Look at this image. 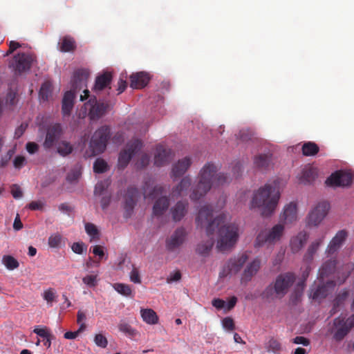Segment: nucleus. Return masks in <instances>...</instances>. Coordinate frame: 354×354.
I'll use <instances>...</instances> for the list:
<instances>
[{
    "label": "nucleus",
    "mask_w": 354,
    "mask_h": 354,
    "mask_svg": "<svg viewBox=\"0 0 354 354\" xmlns=\"http://www.w3.org/2000/svg\"><path fill=\"white\" fill-rule=\"evenodd\" d=\"M297 205L290 202L284 205L280 214V221H295L297 219Z\"/></svg>",
    "instance_id": "nucleus-22"
},
{
    "label": "nucleus",
    "mask_w": 354,
    "mask_h": 354,
    "mask_svg": "<svg viewBox=\"0 0 354 354\" xmlns=\"http://www.w3.org/2000/svg\"><path fill=\"white\" fill-rule=\"evenodd\" d=\"M130 86L132 88L140 89L147 85L149 82V75L144 71L132 73L130 77Z\"/></svg>",
    "instance_id": "nucleus-20"
},
{
    "label": "nucleus",
    "mask_w": 354,
    "mask_h": 354,
    "mask_svg": "<svg viewBox=\"0 0 354 354\" xmlns=\"http://www.w3.org/2000/svg\"><path fill=\"white\" fill-rule=\"evenodd\" d=\"M142 143L141 140L138 139L132 140L129 142L127 145L126 149L122 151L119 154V165L121 167L124 168L129 162L132 156L142 148Z\"/></svg>",
    "instance_id": "nucleus-11"
},
{
    "label": "nucleus",
    "mask_w": 354,
    "mask_h": 354,
    "mask_svg": "<svg viewBox=\"0 0 354 354\" xmlns=\"http://www.w3.org/2000/svg\"><path fill=\"white\" fill-rule=\"evenodd\" d=\"M73 151V145L68 141L62 140L59 142L57 147V153L62 156H66Z\"/></svg>",
    "instance_id": "nucleus-43"
},
{
    "label": "nucleus",
    "mask_w": 354,
    "mask_h": 354,
    "mask_svg": "<svg viewBox=\"0 0 354 354\" xmlns=\"http://www.w3.org/2000/svg\"><path fill=\"white\" fill-rule=\"evenodd\" d=\"M113 76L111 72H104L98 75L95 82L93 90L95 91H100L109 86L112 81Z\"/></svg>",
    "instance_id": "nucleus-28"
},
{
    "label": "nucleus",
    "mask_w": 354,
    "mask_h": 354,
    "mask_svg": "<svg viewBox=\"0 0 354 354\" xmlns=\"http://www.w3.org/2000/svg\"><path fill=\"white\" fill-rule=\"evenodd\" d=\"M52 93V84L49 82H45L42 84L39 95V97L44 101H46L50 97Z\"/></svg>",
    "instance_id": "nucleus-46"
},
{
    "label": "nucleus",
    "mask_w": 354,
    "mask_h": 354,
    "mask_svg": "<svg viewBox=\"0 0 354 354\" xmlns=\"http://www.w3.org/2000/svg\"><path fill=\"white\" fill-rule=\"evenodd\" d=\"M216 172L217 167L214 164L207 162L204 165L199 173L198 182L190 194L192 201H197L202 198L212 186L217 187L230 182L228 176Z\"/></svg>",
    "instance_id": "nucleus-2"
},
{
    "label": "nucleus",
    "mask_w": 354,
    "mask_h": 354,
    "mask_svg": "<svg viewBox=\"0 0 354 354\" xmlns=\"http://www.w3.org/2000/svg\"><path fill=\"white\" fill-rule=\"evenodd\" d=\"M214 239H209V240L203 241L197 244L196 248V252L202 257H208L212 252Z\"/></svg>",
    "instance_id": "nucleus-32"
},
{
    "label": "nucleus",
    "mask_w": 354,
    "mask_h": 354,
    "mask_svg": "<svg viewBox=\"0 0 354 354\" xmlns=\"http://www.w3.org/2000/svg\"><path fill=\"white\" fill-rule=\"evenodd\" d=\"M259 268L260 261L257 259L252 261L245 269L242 275V280L245 281H250L252 277L257 272Z\"/></svg>",
    "instance_id": "nucleus-35"
},
{
    "label": "nucleus",
    "mask_w": 354,
    "mask_h": 354,
    "mask_svg": "<svg viewBox=\"0 0 354 354\" xmlns=\"http://www.w3.org/2000/svg\"><path fill=\"white\" fill-rule=\"evenodd\" d=\"M88 89L84 90V95H80V100L84 101L89 98L84 104V108L88 111V115L91 120H98L106 112L109 105L104 102H98L95 95L90 96Z\"/></svg>",
    "instance_id": "nucleus-6"
},
{
    "label": "nucleus",
    "mask_w": 354,
    "mask_h": 354,
    "mask_svg": "<svg viewBox=\"0 0 354 354\" xmlns=\"http://www.w3.org/2000/svg\"><path fill=\"white\" fill-rule=\"evenodd\" d=\"M354 326V315L346 319L344 317H338L333 321V326L330 332L333 335V339L337 342L342 341Z\"/></svg>",
    "instance_id": "nucleus-8"
},
{
    "label": "nucleus",
    "mask_w": 354,
    "mask_h": 354,
    "mask_svg": "<svg viewBox=\"0 0 354 354\" xmlns=\"http://www.w3.org/2000/svg\"><path fill=\"white\" fill-rule=\"evenodd\" d=\"M149 186V183L146 182L143 186V196L145 198L154 199L158 196L161 195L164 192V188L161 185H156L153 187L149 193H147V189Z\"/></svg>",
    "instance_id": "nucleus-38"
},
{
    "label": "nucleus",
    "mask_w": 354,
    "mask_h": 354,
    "mask_svg": "<svg viewBox=\"0 0 354 354\" xmlns=\"http://www.w3.org/2000/svg\"><path fill=\"white\" fill-rule=\"evenodd\" d=\"M113 288L120 295L128 297L131 295L132 290L131 286L121 283L113 284Z\"/></svg>",
    "instance_id": "nucleus-48"
},
{
    "label": "nucleus",
    "mask_w": 354,
    "mask_h": 354,
    "mask_svg": "<svg viewBox=\"0 0 354 354\" xmlns=\"http://www.w3.org/2000/svg\"><path fill=\"white\" fill-rule=\"evenodd\" d=\"M85 230L91 239L99 238V230L93 223H86Z\"/></svg>",
    "instance_id": "nucleus-52"
},
{
    "label": "nucleus",
    "mask_w": 354,
    "mask_h": 354,
    "mask_svg": "<svg viewBox=\"0 0 354 354\" xmlns=\"http://www.w3.org/2000/svg\"><path fill=\"white\" fill-rule=\"evenodd\" d=\"M171 151L163 145H158L154 156V164L158 167H162L169 163Z\"/></svg>",
    "instance_id": "nucleus-21"
},
{
    "label": "nucleus",
    "mask_w": 354,
    "mask_h": 354,
    "mask_svg": "<svg viewBox=\"0 0 354 354\" xmlns=\"http://www.w3.org/2000/svg\"><path fill=\"white\" fill-rule=\"evenodd\" d=\"M88 73L84 69H77L74 71L71 81V91L77 92L86 86Z\"/></svg>",
    "instance_id": "nucleus-18"
},
{
    "label": "nucleus",
    "mask_w": 354,
    "mask_h": 354,
    "mask_svg": "<svg viewBox=\"0 0 354 354\" xmlns=\"http://www.w3.org/2000/svg\"><path fill=\"white\" fill-rule=\"evenodd\" d=\"M266 348L268 352H272L274 354H280L283 351V346L281 342L274 337H271L268 341L266 344Z\"/></svg>",
    "instance_id": "nucleus-41"
},
{
    "label": "nucleus",
    "mask_w": 354,
    "mask_h": 354,
    "mask_svg": "<svg viewBox=\"0 0 354 354\" xmlns=\"http://www.w3.org/2000/svg\"><path fill=\"white\" fill-rule=\"evenodd\" d=\"M111 184V180L109 178L104 179V180H101L98 182L94 190V194L95 196H100L103 194V192L109 187Z\"/></svg>",
    "instance_id": "nucleus-50"
},
{
    "label": "nucleus",
    "mask_w": 354,
    "mask_h": 354,
    "mask_svg": "<svg viewBox=\"0 0 354 354\" xmlns=\"http://www.w3.org/2000/svg\"><path fill=\"white\" fill-rule=\"evenodd\" d=\"M214 209L209 205H204L198 210L196 221H226L228 214L221 213L213 219Z\"/></svg>",
    "instance_id": "nucleus-15"
},
{
    "label": "nucleus",
    "mask_w": 354,
    "mask_h": 354,
    "mask_svg": "<svg viewBox=\"0 0 354 354\" xmlns=\"http://www.w3.org/2000/svg\"><path fill=\"white\" fill-rule=\"evenodd\" d=\"M95 344L101 348H106L108 344L107 339L102 334H97L94 337Z\"/></svg>",
    "instance_id": "nucleus-56"
},
{
    "label": "nucleus",
    "mask_w": 354,
    "mask_h": 354,
    "mask_svg": "<svg viewBox=\"0 0 354 354\" xmlns=\"http://www.w3.org/2000/svg\"><path fill=\"white\" fill-rule=\"evenodd\" d=\"M181 279V273L180 271L172 272L167 278V282L171 283L173 282H177Z\"/></svg>",
    "instance_id": "nucleus-63"
},
{
    "label": "nucleus",
    "mask_w": 354,
    "mask_h": 354,
    "mask_svg": "<svg viewBox=\"0 0 354 354\" xmlns=\"http://www.w3.org/2000/svg\"><path fill=\"white\" fill-rule=\"evenodd\" d=\"M347 237V232L345 230L339 231L329 243L326 252L332 254L336 252L342 245Z\"/></svg>",
    "instance_id": "nucleus-23"
},
{
    "label": "nucleus",
    "mask_w": 354,
    "mask_h": 354,
    "mask_svg": "<svg viewBox=\"0 0 354 354\" xmlns=\"http://www.w3.org/2000/svg\"><path fill=\"white\" fill-rule=\"evenodd\" d=\"M33 333L43 339L48 337L51 334L47 328H41L39 326H37L34 328Z\"/></svg>",
    "instance_id": "nucleus-57"
},
{
    "label": "nucleus",
    "mask_w": 354,
    "mask_h": 354,
    "mask_svg": "<svg viewBox=\"0 0 354 354\" xmlns=\"http://www.w3.org/2000/svg\"><path fill=\"white\" fill-rule=\"evenodd\" d=\"M110 136L111 129L106 125L100 127L95 131L90 142V148L93 155L96 156L104 152Z\"/></svg>",
    "instance_id": "nucleus-7"
},
{
    "label": "nucleus",
    "mask_w": 354,
    "mask_h": 354,
    "mask_svg": "<svg viewBox=\"0 0 354 354\" xmlns=\"http://www.w3.org/2000/svg\"><path fill=\"white\" fill-rule=\"evenodd\" d=\"M317 176L316 169L312 167H305L299 176V181L304 184L313 183Z\"/></svg>",
    "instance_id": "nucleus-31"
},
{
    "label": "nucleus",
    "mask_w": 354,
    "mask_h": 354,
    "mask_svg": "<svg viewBox=\"0 0 354 354\" xmlns=\"http://www.w3.org/2000/svg\"><path fill=\"white\" fill-rule=\"evenodd\" d=\"M35 57L32 55L21 53L14 57L13 67L16 73H21L30 70Z\"/></svg>",
    "instance_id": "nucleus-13"
},
{
    "label": "nucleus",
    "mask_w": 354,
    "mask_h": 354,
    "mask_svg": "<svg viewBox=\"0 0 354 354\" xmlns=\"http://www.w3.org/2000/svg\"><path fill=\"white\" fill-rule=\"evenodd\" d=\"M308 239L307 232L302 231L297 234V236L292 237L290 240V248L292 252H299L306 243Z\"/></svg>",
    "instance_id": "nucleus-29"
},
{
    "label": "nucleus",
    "mask_w": 354,
    "mask_h": 354,
    "mask_svg": "<svg viewBox=\"0 0 354 354\" xmlns=\"http://www.w3.org/2000/svg\"><path fill=\"white\" fill-rule=\"evenodd\" d=\"M76 48L75 39L71 36H64L59 43V50L63 53L73 52Z\"/></svg>",
    "instance_id": "nucleus-37"
},
{
    "label": "nucleus",
    "mask_w": 354,
    "mask_h": 354,
    "mask_svg": "<svg viewBox=\"0 0 354 354\" xmlns=\"http://www.w3.org/2000/svg\"><path fill=\"white\" fill-rule=\"evenodd\" d=\"M254 136V132L248 129H243L240 130L237 135V138L242 142H248L252 140Z\"/></svg>",
    "instance_id": "nucleus-53"
},
{
    "label": "nucleus",
    "mask_w": 354,
    "mask_h": 354,
    "mask_svg": "<svg viewBox=\"0 0 354 354\" xmlns=\"http://www.w3.org/2000/svg\"><path fill=\"white\" fill-rule=\"evenodd\" d=\"M10 192L13 198L15 199L21 198L23 196V192L21 187L17 184H14L11 186Z\"/></svg>",
    "instance_id": "nucleus-60"
},
{
    "label": "nucleus",
    "mask_w": 354,
    "mask_h": 354,
    "mask_svg": "<svg viewBox=\"0 0 354 354\" xmlns=\"http://www.w3.org/2000/svg\"><path fill=\"white\" fill-rule=\"evenodd\" d=\"M284 229V225L281 223H278L271 228L261 231L257 236L255 246L267 245L268 248L274 246L282 237Z\"/></svg>",
    "instance_id": "nucleus-5"
},
{
    "label": "nucleus",
    "mask_w": 354,
    "mask_h": 354,
    "mask_svg": "<svg viewBox=\"0 0 354 354\" xmlns=\"http://www.w3.org/2000/svg\"><path fill=\"white\" fill-rule=\"evenodd\" d=\"M169 200L167 196H162L158 198L153 207V214L156 216L163 214L168 209Z\"/></svg>",
    "instance_id": "nucleus-34"
},
{
    "label": "nucleus",
    "mask_w": 354,
    "mask_h": 354,
    "mask_svg": "<svg viewBox=\"0 0 354 354\" xmlns=\"http://www.w3.org/2000/svg\"><path fill=\"white\" fill-rule=\"evenodd\" d=\"M192 161L190 158L185 157L179 160L172 167V176L175 178L182 176L190 167Z\"/></svg>",
    "instance_id": "nucleus-25"
},
{
    "label": "nucleus",
    "mask_w": 354,
    "mask_h": 354,
    "mask_svg": "<svg viewBox=\"0 0 354 354\" xmlns=\"http://www.w3.org/2000/svg\"><path fill=\"white\" fill-rule=\"evenodd\" d=\"M2 263L9 270H13L19 266L18 261L10 255H4L2 257Z\"/></svg>",
    "instance_id": "nucleus-45"
},
{
    "label": "nucleus",
    "mask_w": 354,
    "mask_h": 354,
    "mask_svg": "<svg viewBox=\"0 0 354 354\" xmlns=\"http://www.w3.org/2000/svg\"><path fill=\"white\" fill-rule=\"evenodd\" d=\"M108 165L105 160L97 158L93 163V171L97 174H102L107 170Z\"/></svg>",
    "instance_id": "nucleus-51"
},
{
    "label": "nucleus",
    "mask_w": 354,
    "mask_h": 354,
    "mask_svg": "<svg viewBox=\"0 0 354 354\" xmlns=\"http://www.w3.org/2000/svg\"><path fill=\"white\" fill-rule=\"evenodd\" d=\"M248 257L245 253L231 258L220 272L219 277L223 278L227 277L228 274L237 273L241 270L243 265L248 261Z\"/></svg>",
    "instance_id": "nucleus-10"
},
{
    "label": "nucleus",
    "mask_w": 354,
    "mask_h": 354,
    "mask_svg": "<svg viewBox=\"0 0 354 354\" xmlns=\"http://www.w3.org/2000/svg\"><path fill=\"white\" fill-rule=\"evenodd\" d=\"M222 326L224 329L231 331L233 330L234 328V321L231 317H225L222 320Z\"/></svg>",
    "instance_id": "nucleus-59"
},
{
    "label": "nucleus",
    "mask_w": 354,
    "mask_h": 354,
    "mask_svg": "<svg viewBox=\"0 0 354 354\" xmlns=\"http://www.w3.org/2000/svg\"><path fill=\"white\" fill-rule=\"evenodd\" d=\"M188 232L184 227L177 228L166 239L165 247L169 252L177 251L186 241Z\"/></svg>",
    "instance_id": "nucleus-9"
},
{
    "label": "nucleus",
    "mask_w": 354,
    "mask_h": 354,
    "mask_svg": "<svg viewBox=\"0 0 354 354\" xmlns=\"http://www.w3.org/2000/svg\"><path fill=\"white\" fill-rule=\"evenodd\" d=\"M349 295L347 290H344L340 292L334 300L333 307L330 310V314L333 315L337 311V308L348 298Z\"/></svg>",
    "instance_id": "nucleus-44"
},
{
    "label": "nucleus",
    "mask_w": 354,
    "mask_h": 354,
    "mask_svg": "<svg viewBox=\"0 0 354 354\" xmlns=\"http://www.w3.org/2000/svg\"><path fill=\"white\" fill-rule=\"evenodd\" d=\"M140 196L139 191L134 187H129L124 196V218H129L133 212L138 198Z\"/></svg>",
    "instance_id": "nucleus-14"
},
{
    "label": "nucleus",
    "mask_w": 354,
    "mask_h": 354,
    "mask_svg": "<svg viewBox=\"0 0 354 354\" xmlns=\"http://www.w3.org/2000/svg\"><path fill=\"white\" fill-rule=\"evenodd\" d=\"M205 223L206 235L214 240L219 252H228L236 245L241 233L236 223Z\"/></svg>",
    "instance_id": "nucleus-1"
},
{
    "label": "nucleus",
    "mask_w": 354,
    "mask_h": 354,
    "mask_svg": "<svg viewBox=\"0 0 354 354\" xmlns=\"http://www.w3.org/2000/svg\"><path fill=\"white\" fill-rule=\"evenodd\" d=\"M130 280L134 283H140L141 279L139 271L137 268H133L129 274Z\"/></svg>",
    "instance_id": "nucleus-61"
},
{
    "label": "nucleus",
    "mask_w": 354,
    "mask_h": 354,
    "mask_svg": "<svg viewBox=\"0 0 354 354\" xmlns=\"http://www.w3.org/2000/svg\"><path fill=\"white\" fill-rule=\"evenodd\" d=\"M82 281L89 288L95 287L97 283V275H86L83 277Z\"/></svg>",
    "instance_id": "nucleus-54"
},
{
    "label": "nucleus",
    "mask_w": 354,
    "mask_h": 354,
    "mask_svg": "<svg viewBox=\"0 0 354 354\" xmlns=\"http://www.w3.org/2000/svg\"><path fill=\"white\" fill-rule=\"evenodd\" d=\"M353 178L351 173L338 171L332 174L326 180L329 186H348L352 183Z\"/></svg>",
    "instance_id": "nucleus-16"
},
{
    "label": "nucleus",
    "mask_w": 354,
    "mask_h": 354,
    "mask_svg": "<svg viewBox=\"0 0 354 354\" xmlns=\"http://www.w3.org/2000/svg\"><path fill=\"white\" fill-rule=\"evenodd\" d=\"M80 175V168L73 169L67 174L66 180L70 183H73L74 181L77 180Z\"/></svg>",
    "instance_id": "nucleus-55"
},
{
    "label": "nucleus",
    "mask_w": 354,
    "mask_h": 354,
    "mask_svg": "<svg viewBox=\"0 0 354 354\" xmlns=\"http://www.w3.org/2000/svg\"><path fill=\"white\" fill-rule=\"evenodd\" d=\"M65 238L56 232L49 236L48 243L50 248L59 249L65 245Z\"/></svg>",
    "instance_id": "nucleus-39"
},
{
    "label": "nucleus",
    "mask_w": 354,
    "mask_h": 354,
    "mask_svg": "<svg viewBox=\"0 0 354 354\" xmlns=\"http://www.w3.org/2000/svg\"><path fill=\"white\" fill-rule=\"evenodd\" d=\"M140 315L143 321L147 324L154 325L158 322V317L156 313L151 308H142Z\"/></svg>",
    "instance_id": "nucleus-36"
},
{
    "label": "nucleus",
    "mask_w": 354,
    "mask_h": 354,
    "mask_svg": "<svg viewBox=\"0 0 354 354\" xmlns=\"http://www.w3.org/2000/svg\"><path fill=\"white\" fill-rule=\"evenodd\" d=\"M330 205L326 202L319 203L308 214V221H322L327 215Z\"/></svg>",
    "instance_id": "nucleus-19"
},
{
    "label": "nucleus",
    "mask_w": 354,
    "mask_h": 354,
    "mask_svg": "<svg viewBox=\"0 0 354 354\" xmlns=\"http://www.w3.org/2000/svg\"><path fill=\"white\" fill-rule=\"evenodd\" d=\"M280 197L281 194L276 183H266L254 192L251 205L257 208L263 217L268 218L274 213Z\"/></svg>",
    "instance_id": "nucleus-3"
},
{
    "label": "nucleus",
    "mask_w": 354,
    "mask_h": 354,
    "mask_svg": "<svg viewBox=\"0 0 354 354\" xmlns=\"http://www.w3.org/2000/svg\"><path fill=\"white\" fill-rule=\"evenodd\" d=\"M75 92L74 91H66L62 100V111L64 115H70L74 106V100L75 98Z\"/></svg>",
    "instance_id": "nucleus-27"
},
{
    "label": "nucleus",
    "mask_w": 354,
    "mask_h": 354,
    "mask_svg": "<svg viewBox=\"0 0 354 354\" xmlns=\"http://www.w3.org/2000/svg\"><path fill=\"white\" fill-rule=\"evenodd\" d=\"M324 239V236H323L312 242V243L309 245L308 250L304 256V259L306 261H310L313 259L314 254L317 252L319 247L322 243Z\"/></svg>",
    "instance_id": "nucleus-40"
},
{
    "label": "nucleus",
    "mask_w": 354,
    "mask_h": 354,
    "mask_svg": "<svg viewBox=\"0 0 354 354\" xmlns=\"http://www.w3.org/2000/svg\"><path fill=\"white\" fill-rule=\"evenodd\" d=\"M15 153V149H9L8 151V152L6 153V154L3 156H2L1 159V162H0V166L1 167H6L8 163L9 162V161L10 160V159L12 158V157L13 156Z\"/></svg>",
    "instance_id": "nucleus-58"
},
{
    "label": "nucleus",
    "mask_w": 354,
    "mask_h": 354,
    "mask_svg": "<svg viewBox=\"0 0 354 354\" xmlns=\"http://www.w3.org/2000/svg\"><path fill=\"white\" fill-rule=\"evenodd\" d=\"M118 328L120 331L131 338L136 337L138 334L137 330L126 322L120 323L118 326Z\"/></svg>",
    "instance_id": "nucleus-47"
},
{
    "label": "nucleus",
    "mask_w": 354,
    "mask_h": 354,
    "mask_svg": "<svg viewBox=\"0 0 354 354\" xmlns=\"http://www.w3.org/2000/svg\"><path fill=\"white\" fill-rule=\"evenodd\" d=\"M44 205L45 203L42 201H33L28 205V207L31 210H41Z\"/></svg>",
    "instance_id": "nucleus-62"
},
{
    "label": "nucleus",
    "mask_w": 354,
    "mask_h": 354,
    "mask_svg": "<svg viewBox=\"0 0 354 354\" xmlns=\"http://www.w3.org/2000/svg\"><path fill=\"white\" fill-rule=\"evenodd\" d=\"M337 261L335 259H330L323 263L319 270L317 279L321 282L324 281L326 277H328L333 274L336 268Z\"/></svg>",
    "instance_id": "nucleus-26"
},
{
    "label": "nucleus",
    "mask_w": 354,
    "mask_h": 354,
    "mask_svg": "<svg viewBox=\"0 0 354 354\" xmlns=\"http://www.w3.org/2000/svg\"><path fill=\"white\" fill-rule=\"evenodd\" d=\"M192 180L189 176L184 177L176 187L172 189L171 194L174 197L187 195L191 186Z\"/></svg>",
    "instance_id": "nucleus-30"
},
{
    "label": "nucleus",
    "mask_w": 354,
    "mask_h": 354,
    "mask_svg": "<svg viewBox=\"0 0 354 354\" xmlns=\"http://www.w3.org/2000/svg\"><path fill=\"white\" fill-rule=\"evenodd\" d=\"M43 299L47 302L48 306H53V302L55 301L57 295L53 288L45 290L42 294Z\"/></svg>",
    "instance_id": "nucleus-49"
},
{
    "label": "nucleus",
    "mask_w": 354,
    "mask_h": 354,
    "mask_svg": "<svg viewBox=\"0 0 354 354\" xmlns=\"http://www.w3.org/2000/svg\"><path fill=\"white\" fill-rule=\"evenodd\" d=\"M295 281V276L291 272L279 274L274 284L269 285L263 291V297L269 299L281 298Z\"/></svg>",
    "instance_id": "nucleus-4"
},
{
    "label": "nucleus",
    "mask_w": 354,
    "mask_h": 354,
    "mask_svg": "<svg viewBox=\"0 0 354 354\" xmlns=\"http://www.w3.org/2000/svg\"><path fill=\"white\" fill-rule=\"evenodd\" d=\"M335 286V282L333 281L330 280L325 283L324 281L321 282L318 280L310 288V297L314 300L320 301L330 293Z\"/></svg>",
    "instance_id": "nucleus-12"
},
{
    "label": "nucleus",
    "mask_w": 354,
    "mask_h": 354,
    "mask_svg": "<svg viewBox=\"0 0 354 354\" xmlns=\"http://www.w3.org/2000/svg\"><path fill=\"white\" fill-rule=\"evenodd\" d=\"M63 133L60 124H55L50 126L46 131V138L44 142V147L46 149L52 148L55 143L60 138Z\"/></svg>",
    "instance_id": "nucleus-17"
},
{
    "label": "nucleus",
    "mask_w": 354,
    "mask_h": 354,
    "mask_svg": "<svg viewBox=\"0 0 354 354\" xmlns=\"http://www.w3.org/2000/svg\"><path fill=\"white\" fill-rule=\"evenodd\" d=\"M319 151L317 144L313 142H307L302 146V153L305 156H313L316 155Z\"/></svg>",
    "instance_id": "nucleus-42"
},
{
    "label": "nucleus",
    "mask_w": 354,
    "mask_h": 354,
    "mask_svg": "<svg viewBox=\"0 0 354 354\" xmlns=\"http://www.w3.org/2000/svg\"><path fill=\"white\" fill-rule=\"evenodd\" d=\"M272 164V155L268 154H259L254 157V166L261 169L266 170L268 169Z\"/></svg>",
    "instance_id": "nucleus-33"
},
{
    "label": "nucleus",
    "mask_w": 354,
    "mask_h": 354,
    "mask_svg": "<svg viewBox=\"0 0 354 354\" xmlns=\"http://www.w3.org/2000/svg\"><path fill=\"white\" fill-rule=\"evenodd\" d=\"M25 162L26 158L22 156H18L14 159L13 165L16 169H19L25 165Z\"/></svg>",
    "instance_id": "nucleus-64"
},
{
    "label": "nucleus",
    "mask_w": 354,
    "mask_h": 354,
    "mask_svg": "<svg viewBox=\"0 0 354 354\" xmlns=\"http://www.w3.org/2000/svg\"><path fill=\"white\" fill-rule=\"evenodd\" d=\"M189 203L187 201H180L171 208V212L174 221H180L187 213Z\"/></svg>",
    "instance_id": "nucleus-24"
}]
</instances>
